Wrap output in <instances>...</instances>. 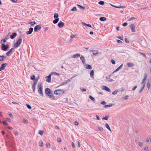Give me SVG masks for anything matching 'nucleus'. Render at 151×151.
I'll use <instances>...</instances> for the list:
<instances>
[{
    "label": "nucleus",
    "mask_w": 151,
    "mask_h": 151,
    "mask_svg": "<svg viewBox=\"0 0 151 151\" xmlns=\"http://www.w3.org/2000/svg\"><path fill=\"white\" fill-rule=\"evenodd\" d=\"M45 93L49 97L52 99H55V97L53 95L52 91L48 88H46L45 90Z\"/></svg>",
    "instance_id": "f257e3e1"
},
{
    "label": "nucleus",
    "mask_w": 151,
    "mask_h": 151,
    "mask_svg": "<svg viewBox=\"0 0 151 151\" xmlns=\"http://www.w3.org/2000/svg\"><path fill=\"white\" fill-rule=\"evenodd\" d=\"M30 79L34 81H35L34 82L33 84L32 85V90L33 92H35V91L36 85L38 81V79H36L34 75H31L30 76Z\"/></svg>",
    "instance_id": "f03ea898"
},
{
    "label": "nucleus",
    "mask_w": 151,
    "mask_h": 151,
    "mask_svg": "<svg viewBox=\"0 0 151 151\" xmlns=\"http://www.w3.org/2000/svg\"><path fill=\"white\" fill-rule=\"evenodd\" d=\"M37 88L38 89V92L40 94V95L43 96V94L42 92V89H43V86L42 85L41 83H38V85L37 86Z\"/></svg>",
    "instance_id": "7ed1b4c3"
},
{
    "label": "nucleus",
    "mask_w": 151,
    "mask_h": 151,
    "mask_svg": "<svg viewBox=\"0 0 151 151\" xmlns=\"http://www.w3.org/2000/svg\"><path fill=\"white\" fill-rule=\"evenodd\" d=\"M64 93V91L63 89H59L55 91L54 93L56 95H60L63 94Z\"/></svg>",
    "instance_id": "20e7f679"
},
{
    "label": "nucleus",
    "mask_w": 151,
    "mask_h": 151,
    "mask_svg": "<svg viewBox=\"0 0 151 151\" xmlns=\"http://www.w3.org/2000/svg\"><path fill=\"white\" fill-rule=\"evenodd\" d=\"M22 42V39L21 38H19L17 41V42L14 45V47H18L21 44Z\"/></svg>",
    "instance_id": "39448f33"
},
{
    "label": "nucleus",
    "mask_w": 151,
    "mask_h": 151,
    "mask_svg": "<svg viewBox=\"0 0 151 151\" xmlns=\"http://www.w3.org/2000/svg\"><path fill=\"white\" fill-rule=\"evenodd\" d=\"M136 25L133 24H131L129 26V28L130 29L132 32H135Z\"/></svg>",
    "instance_id": "423d86ee"
},
{
    "label": "nucleus",
    "mask_w": 151,
    "mask_h": 151,
    "mask_svg": "<svg viewBox=\"0 0 151 151\" xmlns=\"http://www.w3.org/2000/svg\"><path fill=\"white\" fill-rule=\"evenodd\" d=\"M9 45L7 44L6 45L4 44H3L1 46V49L2 50L4 51H6L9 47Z\"/></svg>",
    "instance_id": "0eeeda50"
},
{
    "label": "nucleus",
    "mask_w": 151,
    "mask_h": 151,
    "mask_svg": "<svg viewBox=\"0 0 151 151\" xmlns=\"http://www.w3.org/2000/svg\"><path fill=\"white\" fill-rule=\"evenodd\" d=\"M41 28V27L40 25L36 26L34 28V31L35 32H37Z\"/></svg>",
    "instance_id": "6e6552de"
},
{
    "label": "nucleus",
    "mask_w": 151,
    "mask_h": 151,
    "mask_svg": "<svg viewBox=\"0 0 151 151\" xmlns=\"http://www.w3.org/2000/svg\"><path fill=\"white\" fill-rule=\"evenodd\" d=\"M7 65V64L6 63H4L2 64L0 68V71L4 70Z\"/></svg>",
    "instance_id": "1a4fd4ad"
},
{
    "label": "nucleus",
    "mask_w": 151,
    "mask_h": 151,
    "mask_svg": "<svg viewBox=\"0 0 151 151\" xmlns=\"http://www.w3.org/2000/svg\"><path fill=\"white\" fill-rule=\"evenodd\" d=\"M51 75L50 74L48 76L46 77V81L50 83L51 81Z\"/></svg>",
    "instance_id": "9d476101"
},
{
    "label": "nucleus",
    "mask_w": 151,
    "mask_h": 151,
    "mask_svg": "<svg viewBox=\"0 0 151 151\" xmlns=\"http://www.w3.org/2000/svg\"><path fill=\"white\" fill-rule=\"evenodd\" d=\"M33 30V29L32 27H30L29 28V31L26 32V34L27 35H29L31 34Z\"/></svg>",
    "instance_id": "9b49d317"
},
{
    "label": "nucleus",
    "mask_w": 151,
    "mask_h": 151,
    "mask_svg": "<svg viewBox=\"0 0 151 151\" xmlns=\"http://www.w3.org/2000/svg\"><path fill=\"white\" fill-rule=\"evenodd\" d=\"M90 52H92L93 54L94 55H97L98 53V52L97 50H92L90 51Z\"/></svg>",
    "instance_id": "f8f14e48"
},
{
    "label": "nucleus",
    "mask_w": 151,
    "mask_h": 151,
    "mask_svg": "<svg viewBox=\"0 0 151 151\" xmlns=\"http://www.w3.org/2000/svg\"><path fill=\"white\" fill-rule=\"evenodd\" d=\"M64 23L62 21L60 22L58 24V27L60 28L64 26Z\"/></svg>",
    "instance_id": "ddd939ff"
},
{
    "label": "nucleus",
    "mask_w": 151,
    "mask_h": 151,
    "mask_svg": "<svg viewBox=\"0 0 151 151\" xmlns=\"http://www.w3.org/2000/svg\"><path fill=\"white\" fill-rule=\"evenodd\" d=\"M85 68L87 69H91L92 68V66L90 65H88L87 64H86L85 65Z\"/></svg>",
    "instance_id": "4468645a"
},
{
    "label": "nucleus",
    "mask_w": 151,
    "mask_h": 151,
    "mask_svg": "<svg viewBox=\"0 0 151 151\" xmlns=\"http://www.w3.org/2000/svg\"><path fill=\"white\" fill-rule=\"evenodd\" d=\"M9 39V37H6L4 39L2 40L1 41V43L2 44V43H5L6 42V40Z\"/></svg>",
    "instance_id": "2eb2a0df"
},
{
    "label": "nucleus",
    "mask_w": 151,
    "mask_h": 151,
    "mask_svg": "<svg viewBox=\"0 0 151 151\" xmlns=\"http://www.w3.org/2000/svg\"><path fill=\"white\" fill-rule=\"evenodd\" d=\"M14 49L13 48H11L8 52L6 53V55L7 56L9 55V54L12 52L14 50Z\"/></svg>",
    "instance_id": "dca6fc26"
},
{
    "label": "nucleus",
    "mask_w": 151,
    "mask_h": 151,
    "mask_svg": "<svg viewBox=\"0 0 151 151\" xmlns=\"http://www.w3.org/2000/svg\"><path fill=\"white\" fill-rule=\"evenodd\" d=\"M104 89L106 91L109 92H111V90L107 86H104Z\"/></svg>",
    "instance_id": "f3484780"
},
{
    "label": "nucleus",
    "mask_w": 151,
    "mask_h": 151,
    "mask_svg": "<svg viewBox=\"0 0 151 151\" xmlns=\"http://www.w3.org/2000/svg\"><path fill=\"white\" fill-rule=\"evenodd\" d=\"M17 33L15 32H14L12 33V35H10V38L12 39H13L17 36Z\"/></svg>",
    "instance_id": "a211bd4d"
},
{
    "label": "nucleus",
    "mask_w": 151,
    "mask_h": 151,
    "mask_svg": "<svg viewBox=\"0 0 151 151\" xmlns=\"http://www.w3.org/2000/svg\"><path fill=\"white\" fill-rule=\"evenodd\" d=\"M91 77L92 78H94V71L93 70L91 71L90 73Z\"/></svg>",
    "instance_id": "6ab92c4d"
},
{
    "label": "nucleus",
    "mask_w": 151,
    "mask_h": 151,
    "mask_svg": "<svg viewBox=\"0 0 151 151\" xmlns=\"http://www.w3.org/2000/svg\"><path fill=\"white\" fill-rule=\"evenodd\" d=\"M99 19L101 21H104L106 20V18L104 17H101Z\"/></svg>",
    "instance_id": "aec40b11"
},
{
    "label": "nucleus",
    "mask_w": 151,
    "mask_h": 151,
    "mask_svg": "<svg viewBox=\"0 0 151 151\" xmlns=\"http://www.w3.org/2000/svg\"><path fill=\"white\" fill-rule=\"evenodd\" d=\"M127 65L129 67H132L134 65L132 63L129 62L127 63Z\"/></svg>",
    "instance_id": "412c9836"
},
{
    "label": "nucleus",
    "mask_w": 151,
    "mask_h": 151,
    "mask_svg": "<svg viewBox=\"0 0 151 151\" xmlns=\"http://www.w3.org/2000/svg\"><path fill=\"white\" fill-rule=\"evenodd\" d=\"M59 20V18L55 19L53 21V22L54 24H56L58 22Z\"/></svg>",
    "instance_id": "4be33fe9"
},
{
    "label": "nucleus",
    "mask_w": 151,
    "mask_h": 151,
    "mask_svg": "<svg viewBox=\"0 0 151 151\" xmlns=\"http://www.w3.org/2000/svg\"><path fill=\"white\" fill-rule=\"evenodd\" d=\"M80 59L82 61V63L83 64H85V59L84 57H80Z\"/></svg>",
    "instance_id": "5701e85b"
},
{
    "label": "nucleus",
    "mask_w": 151,
    "mask_h": 151,
    "mask_svg": "<svg viewBox=\"0 0 151 151\" xmlns=\"http://www.w3.org/2000/svg\"><path fill=\"white\" fill-rule=\"evenodd\" d=\"M138 55L139 56H143L144 57H146V55L140 52L138 53Z\"/></svg>",
    "instance_id": "b1692460"
},
{
    "label": "nucleus",
    "mask_w": 151,
    "mask_h": 151,
    "mask_svg": "<svg viewBox=\"0 0 151 151\" xmlns=\"http://www.w3.org/2000/svg\"><path fill=\"white\" fill-rule=\"evenodd\" d=\"M105 127H106L108 129L109 131H111V129L110 128V127L109 125V124L106 123V124H105Z\"/></svg>",
    "instance_id": "393cba45"
},
{
    "label": "nucleus",
    "mask_w": 151,
    "mask_h": 151,
    "mask_svg": "<svg viewBox=\"0 0 151 151\" xmlns=\"http://www.w3.org/2000/svg\"><path fill=\"white\" fill-rule=\"evenodd\" d=\"M112 105H113V104H110L109 105H106L105 106H104V107L107 108V107H111L112 106Z\"/></svg>",
    "instance_id": "a878e982"
},
{
    "label": "nucleus",
    "mask_w": 151,
    "mask_h": 151,
    "mask_svg": "<svg viewBox=\"0 0 151 151\" xmlns=\"http://www.w3.org/2000/svg\"><path fill=\"white\" fill-rule=\"evenodd\" d=\"M29 24H31L32 26H33L34 24H36V23L35 21H34L33 22H29Z\"/></svg>",
    "instance_id": "bb28decb"
},
{
    "label": "nucleus",
    "mask_w": 151,
    "mask_h": 151,
    "mask_svg": "<svg viewBox=\"0 0 151 151\" xmlns=\"http://www.w3.org/2000/svg\"><path fill=\"white\" fill-rule=\"evenodd\" d=\"M89 98L91 99L93 101H95V99L91 96H89Z\"/></svg>",
    "instance_id": "cd10ccee"
},
{
    "label": "nucleus",
    "mask_w": 151,
    "mask_h": 151,
    "mask_svg": "<svg viewBox=\"0 0 151 151\" xmlns=\"http://www.w3.org/2000/svg\"><path fill=\"white\" fill-rule=\"evenodd\" d=\"M126 7V6H117V7H115V8H125Z\"/></svg>",
    "instance_id": "c85d7f7f"
},
{
    "label": "nucleus",
    "mask_w": 151,
    "mask_h": 151,
    "mask_svg": "<svg viewBox=\"0 0 151 151\" xmlns=\"http://www.w3.org/2000/svg\"><path fill=\"white\" fill-rule=\"evenodd\" d=\"M39 134L41 135L42 136L43 135V131L41 130H40L38 132Z\"/></svg>",
    "instance_id": "c756f323"
},
{
    "label": "nucleus",
    "mask_w": 151,
    "mask_h": 151,
    "mask_svg": "<svg viewBox=\"0 0 151 151\" xmlns=\"http://www.w3.org/2000/svg\"><path fill=\"white\" fill-rule=\"evenodd\" d=\"M58 14L57 13H55L54 15V18L55 19H58Z\"/></svg>",
    "instance_id": "7c9ffc66"
},
{
    "label": "nucleus",
    "mask_w": 151,
    "mask_h": 151,
    "mask_svg": "<svg viewBox=\"0 0 151 151\" xmlns=\"http://www.w3.org/2000/svg\"><path fill=\"white\" fill-rule=\"evenodd\" d=\"M99 4L103 5L104 4V1H101L99 2Z\"/></svg>",
    "instance_id": "2f4dec72"
},
{
    "label": "nucleus",
    "mask_w": 151,
    "mask_h": 151,
    "mask_svg": "<svg viewBox=\"0 0 151 151\" xmlns=\"http://www.w3.org/2000/svg\"><path fill=\"white\" fill-rule=\"evenodd\" d=\"M6 57H0V61H3L6 59Z\"/></svg>",
    "instance_id": "473e14b6"
},
{
    "label": "nucleus",
    "mask_w": 151,
    "mask_h": 151,
    "mask_svg": "<svg viewBox=\"0 0 151 151\" xmlns=\"http://www.w3.org/2000/svg\"><path fill=\"white\" fill-rule=\"evenodd\" d=\"M77 6L79 7L80 8V9H85V8L84 7H83L82 6H81L80 5H79V4H77Z\"/></svg>",
    "instance_id": "72a5a7b5"
},
{
    "label": "nucleus",
    "mask_w": 151,
    "mask_h": 151,
    "mask_svg": "<svg viewBox=\"0 0 151 151\" xmlns=\"http://www.w3.org/2000/svg\"><path fill=\"white\" fill-rule=\"evenodd\" d=\"M77 10L76 7V6L74 7L71 10L72 11H76Z\"/></svg>",
    "instance_id": "f704fd0d"
},
{
    "label": "nucleus",
    "mask_w": 151,
    "mask_h": 151,
    "mask_svg": "<svg viewBox=\"0 0 151 151\" xmlns=\"http://www.w3.org/2000/svg\"><path fill=\"white\" fill-rule=\"evenodd\" d=\"M139 145L141 147H142L143 146V144L142 142H139Z\"/></svg>",
    "instance_id": "c9c22d12"
},
{
    "label": "nucleus",
    "mask_w": 151,
    "mask_h": 151,
    "mask_svg": "<svg viewBox=\"0 0 151 151\" xmlns=\"http://www.w3.org/2000/svg\"><path fill=\"white\" fill-rule=\"evenodd\" d=\"M23 122L24 124H27L28 123V121L26 119H24L23 121Z\"/></svg>",
    "instance_id": "e433bc0d"
},
{
    "label": "nucleus",
    "mask_w": 151,
    "mask_h": 151,
    "mask_svg": "<svg viewBox=\"0 0 151 151\" xmlns=\"http://www.w3.org/2000/svg\"><path fill=\"white\" fill-rule=\"evenodd\" d=\"M147 87L148 89H150V84L149 81L147 83Z\"/></svg>",
    "instance_id": "4c0bfd02"
},
{
    "label": "nucleus",
    "mask_w": 151,
    "mask_h": 151,
    "mask_svg": "<svg viewBox=\"0 0 151 151\" xmlns=\"http://www.w3.org/2000/svg\"><path fill=\"white\" fill-rule=\"evenodd\" d=\"M80 55L79 53H76L73 55V57H80Z\"/></svg>",
    "instance_id": "58836bf2"
},
{
    "label": "nucleus",
    "mask_w": 151,
    "mask_h": 151,
    "mask_svg": "<svg viewBox=\"0 0 151 151\" xmlns=\"http://www.w3.org/2000/svg\"><path fill=\"white\" fill-rule=\"evenodd\" d=\"M117 92H118V91L116 90L112 92V94L113 95H115L116 94H117Z\"/></svg>",
    "instance_id": "ea45409f"
},
{
    "label": "nucleus",
    "mask_w": 151,
    "mask_h": 151,
    "mask_svg": "<svg viewBox=\"0 0 151 151\" xmlns=\"http://www.w3.org/2000/svg\"><path fill=\"white\" fill-rule=\"evenodd\" d=\"M39 145L41 147H42L43 146V143L42 141H40L39 142Z\"/></svg>",
    "instance_id": "a19ab883"
},
{
    "label": "nucleus",
    "mask_w": 151,
    "mask_h": 151,
    "mask_svg": "<svg viewBox=\"0 0 151 151\" xmlns=\"http://www.w3.org/2000/svg\"><path fill=\"white\" fill-rule=\"evenodd\" d=\"M67 84V82L65 81V82H63V83H61L60 85V86H63V85H66Z\"/></svg>",
    "instance_id": "79ce46f5"
},
{
    "label": "nucleus",
    "mask_w": 151,
    "mask_h": 151,
    "mask_svg": "<svg viewBox=\"0 0 151 151\" xmlns=\"http://www.w3.org/2000/svg\"><path fill=\"white\" fill-rule=\"evenodd\" d=\"M141 84L142 85V87H145V82L142 81L141 83Z\"/></svg>",
    "instance_id": "37998d69"
},
{
    "label": "nucleus",
    "mask_w": 151,
    "mask_h": 151,
    "mask_svg": "<svg viewBox=\"0 0 151 151\" xmlns=\"http://www.w3.org/2000/svg\"><path fill=\"white\" fill-rule=\"evenodd\" d=\"M109 118V117H108L107 116H106L105 117H104L103 118V119L108 120Z\"/></svg>",
    "instance_id": "c03bdc74"
},
{
    "label": "nucleus",
    "mask_w": 151,
    "mask_h": 151,
    "mask_svg": "<svg viewBox=\"0 0 151 151\" xmlns=\"http://www.w3.org/2000/svg\"><path fill=\"white\" fill-rule=\"evenodd\" d=\"M123 65V64H122L118 68H117L119 69V70L122 69V68Z\"/></svg>",
    "instance_id": "a18cd8bd"
},
{
    "label": "nucleus",
    "mask_w": 151,
    "mask_h": 151,
    "mask_svg": "<svg viewBox=\"0 0 151 151\" xmlns=\"http://www.w3.org/2000/svg\"><path fill=\"white\" fill-rule=\"evenodd\" d=\"M14 135L17 136L19 135V133L17 132V131H14Z\"/></svg>",
    "instance_id": "49530a36"
},
{
    "label": "nucleus",
    "mask_w": 151,
    "mask_h": 151,
    "mask_svg": "<svg viewBox=\"0 0 151 151\" xmlns=\"http://www.w3.org/2000/svg\"><path fill=\"white\" fill-rule=\"evenodd\" d=\"M144 87H142L141 88L140 90L139 91V93H140L144 89Z\"/></svg>",
    "instance_id": "de8ad7c7"
},
{
    "label": "nucleus",
    "mask_w": 151,
    "mask_h": 151,
    "mask_svg": "<svg viewBox=\"0 0 151 151\" xmlns=\"http://www.w3.org/2000/svg\"><path fill=\"white\" fill-rule=\"evenodd\" d=\"M26 106L29 109H31L32 108V107L31 106L29 105V104H26Z\"/></svg>",
    "instance_id": "09e8293b"
},
{
    "label": "nucleus",
    "mask_w": 151,
    "mask_h": 151,
    "mask_svg": "<svg viewBox=\"0 0 151 151\" xmlns=\"http://www.w3.org/2000/svg\"><path fill=\"white\" fill-rule=\"evenodd\" d=\"M81 89L82 92L86 91V88H81Z\"/></svg>",
    "instance_id": "8fccbe9b"
},
{
    "label": "nucleus",
    "mask_w": 151,
    "mask_h": 151,
    "mask_svg": "<svg viewBox=\"0 0 151 151\" xmlns=\"http://www.w3.org/2000/svg\"><path fill=\"white\" fill-rule=\"evenodd\" d=\"M46 146L47 147H48V148H50V144L49 143H47L46 144Z\"/></svg>",
    "instance_id": "3c124183"
},
{
    "label": "nucleus",
    "mask_w": 151,
    "mask_h": 151,
    "mask_svg": "<svg viewBox=\"0 0 151 151\" xmlns=\"http://www.w3.org/2000/svg\"><path fill=\"white\" fill-rule=\"evenodd\" d=\"M135 19V18L134 17H132L129 19V20H128L129 21H131V20H133Z\"/></svg>",
    "instance_id": "603ef678"
},
{
    "label": "nucleus",
    "mask_w": 151,
    "mask_h": 151,
    "mask_svg": "<svg viewBox=\"0 0 151 151\" xmlns=\"http://www.w3.org/2000/svg\"><path fill=\"white\" fill-rule=\"evenodd\" d=\"M101 104L103 105H105L106 104V102L105 101H102L101 102Z\"/></svg>",
    "instance_id": "864d4df0"
},
{
    "label": "nucleus",
    "mask_w": 151,
    "mask_h": 151,
    "mask_svg": "<svg viewBox=\"0 0 151 151\" xmlns=\"http://www.w3.org/2000/svg\"><path fill=\"white\" fill-rule=\"evenodd\" d=\"M150 141H151V140H150V138L149 137L147 139L146 142H149Z\"/></svg>",
    "instance_id": "5fc2aeb1"
},
{
    "label": "nucleus",
    "mask_w": 151,
    "mask_h": 151,
    "mask_svg": "<svg viewBox=\"0 0 151 151\" xmlns=\"http://www.w3.org/2000/svg\"><path fill=\"white\" fill-rule=\"evenodd\" d=\"M111 62L113 64H115V61L114 60H111Z\"/></svg>",
    "instance_id": "6e6d98bb"
},
{
    "label": "nucleus",
    "mask_w": 151,
    "mask_h": 151,
    "mask_svg": "<svg viewBox=\"0 0 151 151\" xmlns=\"http://www.w3.org/2000/svg\"><path fill=\"white\" fill-rule=\"evenodd\" d=\"M148 148L147 146H146L144 148V150L146 151H148Z\"/></svg>",
    "instance_id": "4d7b16f0"
},
{
    "label": "nucleus",
    "mask_w": 151,
    "mask_h": 151,
    "mask_svg": "<svg viewBox=\"0 0 151 151\" xmlns=\"http://www.w3.org/2000/svg\"><path fill=\"white\" fill-rule=\"evenodd\" d=\"M2 123L4 125H8V124L5 122L3 121V122Z\"/></svg>",
    "instance_id": "13d9d810"
},
{
    "label": "nucleus",
    "mask_w": 151,
    "mask_h": 151,
    "mask_svg": "<svg viewBox=\"0 0 151 151\" xmlns=\"http://www.w3.org/2000/svg\"><path fill=\"white\" fill-rule=\"evenodd\" d=\"M98 129L99 130L101 131H103V129L102 127H98Z\"/></svg>",
    "instance_id": "bf43d9fd"
},
{
    "label": "nucleus",
    "mask_w": 151,
    "mask_h": 151,
    "mask_svg": "<svg viewBox=\"0 0 151 151\" xmlns=\"http://www.w3.org/2000/svg\"><path fill=\"white\" fill-rule=\"evenodd\" d=\"M127 22L124 23L122 25L124 27L126 26L127 25Z\"/></svg>",
    "instance_id": "052dcab7"
},
{
    "label": "nucleus",
    "mask_w": 151,
    "mask_h": 151,
    "mask_svg": "<svg viewBox=\"0 0 151 151\" xmlns=\"http://www.w3.org/2000/svg\"><path fill=\"white\" fill-rule=\"evenodd\" d=\"M57 140L59 142H61V139L60 138H58L57 139Z\"/></svg>",
    "instance_id": "680f3d73"
},
{
    "label": "nucleus",
    "mask_w": 151,
    "mask_h": 151,
    "mask_svg": "<svg viewBox=\"0 0 151 151\" xmlns=\"http://www.w3.org/2000/svg\"><path fill=\"white\" fill-rule=\"evenodd\" d=\"M96 118L98 120H100V117H99V116L97 115H96Z\"/></svg>",
    "instance_id": "e2e57ef3"
},
{
    "label": "nucleus",
    "mask_w": 151,
    "mask_h": 151,
    "mask_svg": "<svg viewBox=\"0 0 151 151\" xmlns=\"http://www.w3.org/2000/svg\"><path fill=\"white\" fill-rule=\"evenodd\" d=\"M80 145H80V142L79 141H78V146L79 148L80 147Z\"/></svg>",
    "instance_id": "0e129e2a"
},
{
    "label": "nucleus",
    "mask_w": 151,
    "mask_h": 151,
    "mask_svg": "<svg viewBox=\"0 0 151 151\" xmlns=\"http://www.w3.org/2000/svg\"><path fill=\"white\" fill-rule=\"evenodd\" d=\"M76 35L73 34H72L70 36V37L71 38H73L76 37Z\"/></svg>",
    "instance_id": "69168bd1"
},
{
    "label": "nucleus",
    "mask_w": 151,
    "mask_h": 151,
    "mask_svg": "<svg viewBox=\"0 0 151 151\" xmlns=\"http://www.w3.org/2000/svg\"><path fill=\"white\" fill-rule=\"evenodd\" d=\"M117 42L118 43H121L122 42V41L121 40H117Z\"/></svg>",
    "instance_id": "338daca9"
},
{
    "label": "nucleus",
    "mask_w": 151,
    "mask_h": 151,
    "mask_svg": "<svg viewBox=\"0 0 151 151\" xmlns=\"http://www.w3.org/2000/svg\"><path fill=\"white\" fill-rule=\"evenodd\" d=\"M78 122L77 121H75L74 122V124L75 125H78Z\"/></svg>",
    "instance_id": "774afa93"
}]
</instances>
